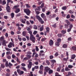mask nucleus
<instances>
[{
	"label": "nucleus",
	"mask_w": 76,
	"mask_h": 76,
	"mask_svg": "<svg viewBox=\"0 0 76 76\" xmlns=\"http://www.w3.org/2000/svg\"><path fill=\"white\" fill-rule=\"evenodd\" d=\"M36 18L38 20H39L40 19H41V18L38 15H36Z\"/></svg>",
	"instance_id": "4be33fe9"
},
{
	"label": "nucleus",
	"mask_w": 76,
	"mask_h": 76,
	"mask_svg": "<svg viewBox=\"0 0 76 76\" xmlns=\"http://www.w3.org/2000/svg\"><path fill=\"white\" fill-rule=\"evenodd\" d=\"M20 9L19 8H18L16 10L15 13H19V12H20Z\"/></svg>",
	"instance_id": "ddd939ff"
},
{
	"label": "nucleus",
	"mask_w": 76,
	"mask_h": 76,
	"mask_svg": "<svg viewBox=\"0 0 76 76\" xmlns=\"http://www.w3.org/2000/svg\"><path fill=\"white\" fill-rule=\"evenodd\" d=\"M34 68L35 69H38V66H35Z\"/></svg>",
	"instance_id": "338daca9"
},
{
	"label": "nucleus",
	"mask_w": 76,
	"mask_h": 76,
	"mask_svg": "<svg viewBox=\"0 0 76 76\" xmlns=\"http://www.w3.org/2000/svg\"><path fill=\"white\" fill-rule=\"evenodd\" d=\"M59 42H56L55 43V45L56 46H57V47H58L59 46V45H60V44H59Z\"/></svg>",
	"instance_id": "b1692460"
},
{
	"label": "nucleus",
	"mask_w": 76,
	"mask_h": 76,
	"mask_svg": "<svg viewBox=\"0 0 76 76\" xmlns=\"http://www.w3.org/2000/svg\"><path fill=\"white\" fill-rule=\"evenodd\" d=\"M40 70H43V66L41 65L40 66Z\"/></svg>",
	"instance_id": "f704fd0d"
},
{
	"label": "nucleus",
	"mask_w": 76,
	"mask_h": 76,
	"mask_svg": "<svg viewBox=\"0 0 76 76\" xmlns=\"http://www.w3.org/2000/svg\"><path fill=\"white\" fill-rule=\"evenodd\" d=\"M50 70V68L48 66H46L45 69V71L46 72H48V71Z\"/></svg>",
	"instance_id": "1a4fd4ad"
},
{
	"label": "nucleus",
	"mask_w": 76,
	"mask_h": 76,
	"mask_svg": "<svg viewBox=\"0 0 76 76\" xmlns=\"http://www.w3.org/2000/svg\"><path fill=\"white\" fill-rule=\"evenodd\" d=\"M46 62L48 65H50V62H49V61L47 60L46 61Z\"/></svg>",
	"instance_id": "c9c22d12"
},
{
	"label": "nucleus",
	"mask_w": 76,
	"mask_h": 76,
	"mask_svg": "<svg viewBox=\"0 0 76 76\" xmlns=\"http://www.w3.org/2000/svg\"><path fill=\"white\" fill-rule=\"evenodd\" d=\"M65 71H69L70 70V69H69V68L67 67H66L65 68Z\"/></svg>",
	"instance_id": "c03bdc74"
},
{
	"label": "nucleus",
	"mask_w": 76,
	"mask_h": 76,
	"mask_svg": "<svg viewBox=\"0 0 76 76\" xmlns=\"http://www.w3.org/2000/svg\"><path fill=\"white\" fill-rule=\"evenodd\" d=\"M6 76H10V74L9 73H7L6 75Z\"/></svg>",
	"instance_id": "774afa93"
},
{
	"label": "nucleus",
	"mask_w": 76,
	"mask_h": 76,
	"mask_svg": "<svg viewBox=\"0 0 76 76\" xmlns=\"http://www.w3.org/2000/svg\"><path fill=\"white\" fill-rule=\"evenodd\" d=\"M49 72H48V73L50 75V74H52V73H53V70H52V69H50L49 70Z\"/></svg>",
	"instance_id": "f8f14e48"
},
{
	"label": "nucleus",
	"mask_w": 76,
	"mask_h": 76,
	"mask_svg": "<svg viewBox=\"0 0 76 76\" xmlns=\"http://www.w3.org/2000/svg\"><path fill=\"white\" fill-rule=\"evenodd\" d=\"M34 56H35V58H37V57H38V54L36 52H33L32 56H31L32 57H34Z\"/></svg>",
	"instance_id": "39448f33"
},
{
	"label": "nucleus",
	"mask_w": 76,
	"mask_h": 76,
	"mask_svg": "<svg viewBox=\"0 0 76 76\" xmlns=\"http://www.w3.org/2000/svg\"><path fill=\"white\" fill-rule=\"evenodd\" d=\"M33 28L34 29H38V27H37V26L34 25Z\"/></svg>",
	"instance_id": "473e14b6"
},
{
	"label": "nucleus",
	"mask_w": 76,
	"mask_h": 76,
	"mask_svg": "<svg viewBox=\"0 0 76 76\" xmlns=\"http://www.w3.org/2000/svg\"><path fill=\"white\" fill-rule=\"evenodd\" d=\"M37 33H38V32L37 31H35L34 32L33 34L34 35H36V34H37Z\"/></svg>",
	"instance_id": "864d4df0"
},
{
	"label": "nucleus",
	"mask_w": 76,
	"mask_h": 76,
	"mask_svg": "<svg viewBox=\"0 0 76 76\" xmlns=\"http://www.w3.org/2000/svg\"><path fill=\"white\" fill-rule=\"evenodd\" d=\"M62 47L64 48H66L67 47V45L66 44H64L63 45Z\"/></svg>",
	"instance_id": "a211bd4d"
},
{
	"label": "nucleus",
	"mask_w": 76,
	"mask_h": 76,
	"mask_svg": "<svg viewBox=\"0 0 76 76\" xmlns=\"http://www.w3.org/2000/svg\"><path fill=\"white\" fill-rule=\"evenodd\" d=\"M5 65L6 66V67H8V66H9V64H8V61H7L6 62Z\"/></svg>",
	"instance_id": "bb28decb"
},
{
	"label": "nucleus",
	"mask_w": 76,
	"mask_h": 76,
	"mask_svg": "<svg viewBox=\"0 0 76 76\" xmlns=\"http://www.w3.org/2000/svg\"><path fill=\"white\" fill-rule=\"evenodd\" d=\"M76 57V56H75V54H73L72 55V56L71 57V59H74Z\"/></svg>",
	"instance_id": "c85d7f7f"
},
{
	"label": "nucleus",
	"mask_w": 76,
	"mask_h": 76,
	"mask_svg": "<svg viewBox=\"0 0 76 76\" xmlns=\"http://www.w3.org/2000/svg\"><path fill=\"white\" fill-rule=\"evenodd\" d=\"M50 13H51L50 12L48 11L46 13V15H47V16H48L50 14Z\"/></svg>",
	"instance_id": "09e8293b"
},
{
	"label": "nucleus",
	"mask_w": 76,
	"mask_h": 76,
	"mask_svg": "<svg viewBox=\"0 0 76 76\" xmlns=\"http://www.w3.org/2000/svg\"><path fill=\"white\" fill-rule=\"evenodd\" d=\"M44 3H43L41 4V6H40V7H41V8H42V7H44Z\"/></svg>",
	"instance_id": "13d9d810"
},
{
	"label": "nucleus",
	"mask_w": 76,
	"mask_h": 76,
	"mask_svg": "<svg viewBox=\"0 0 76 76\" xmlns=\"http://www.w3.org/2000/svg\"><path fill=\"white\" fill-rule=\"evenodd\" d=\"M26 6L28 8H31V6H29L28 4H26Z\"/></svg>",
	"instance_id": "ea45409f"
},
{
	"label": "nucleus",
	"mask_w": 76,
	"mask_h": 76,
	"mask_svg": "<svg viewBox=\"0 0 76 76\" xmlns=\"http://www.w3.org/2000/svg\"><path fill=\"white\" fill-rule=\"evenodd\" d=\"M50 61L52 63H53V64H54V63H56V61L54 59L50 60Z\"/></svg>",
	"instance_id": "6ab92c4d"
},
{
	"label": "nucleus",
	"mask_w": 76,
	"mask_h": 76,
	"mask_svg": "<svg viewBox=\"0 0 76 76\" xmlns=\"http://www.w3.org/2000/svg\"><path fill=\"white\" fill-rule=\"evenodd\" d=\"M28 33L30 34V36L33 35L32 34V31L30 30L28 31Z\"/></svg>",
	"instance_id": "37998d69"
},
{
	"label": "nucleus",
	"mask_w": 76,
	"mask_h": 76,
	"mask_svg": "<svg viewBox=\"0 0 76 76\" xmlns=\"http://www.w3.org/2000/svg\"><path fill=\"white\" fill-rule=\"evenodd\" d=\"M16 59H17V61L19 63H20V61H19V59L18 58V57H17Z\"/></svg>",
	"instance_id": "49530a36"
},
{
	"label": "nucleus",
	"mask_w": 76,
	"mask_h": 76,
	"mask_svg": "<svg viewBox=\"0 0 76 76\" xmlns=\"http://www.w3.org/2000/svg\"><path fill=\"white\" fill-rule=\"evenodd\" d=\"M8 67H10V68H11V66H12V64H11L10 63H9V64H8Z\"/></svg>",
	"instance_id": "4c0bfd02"
},
{
	"label": "nucleus",
	"mask_w": 76,
	"mask_h": 76,
	"mask_svg": "<svg viewBox=\"0 0 76 76\" xmlns=\"http://www.w3.org/2000/svg\"><path fill=\"white\" fill-rule=\"evenodd\" d=\"M14 74L15 75V76H18V74L17 73V72L16 71H15L14 72Z\"/></svg>",
	"instance_id": "0e129e2a"
},
{
	"label": "nucleus",
	"mask_w": 76,
	"mask_h": 76,
	"mask_svg": "<svg viewBox=\"0 0 76 76\" xmlns=\"http://www.w3.org/2000/svg\"><path fill=\"white\" fill-rule=\"evenodd\" d=\"M62 10H66L67 9V7L66 6H64L62 7Z\"/></svg>",
	"instance_id": "412c9836"
},
{
	"label": "nucleus",
	"mask_w": 76,
	"mask_h": 76,
	"mask_svg": "<svg viewBox=\"0 0 76 76\" xmlns=\"http://www.w3.org/2000/svg\"><path fill=\"white\" fill-rule=\"evenodd\" d=\"M26 56L28 58H31V56L30 55H26Z\"/></svg>",
	"instance_id": "6e6d98bb"
},
{
	"label": "nucleus",
	"mask_w": 76,
	"mask_h": 76,
	"mask_svg": "<svg viewBox=\"0 0 76 76\" xmlns=\"http://www.w3.org/2000/svg\"><path fill=\"white\" fill-rule=\"evenodd\" d=\"M6 9L8 12H10V7L9 6H7L6 7Z\"/></svg>",
	"instance_id": "9b49d317"
},
{
	"label": "nucleus",
	"mask_w": 76,
	"mask_h": 76,
	"mask_svg": "<svg viewBox=\"0 0 76 76\" xmlns=\"http://www.w3.org/2000/svg\"><path fill=\"white\" fill-rule=\"evenodd\" d=\"M5 49L7 51H11L12 50H11V49H9V48H5Z\"/></svg>",
	"instance_id": "052dcab7"
},
{
	"label": "nucleus",
	"mask_w": 76,
	"mask_h": 76,
	"mask_svg": "<svg viewBox=\"0 0 76 76\" xmlns=\"http://www.w3.org/2000/svg\"><path fill=\"white\" fill-rule=\"evenodd\" d=\"M68 67L69 69H72V68H73V66L71 65H69L68 66Z\"/></svg>",
	"instance_id": "e433bc0d"
},
{
	"label": "nucleus",
	"mask_w": 76,
	"mask_h": 76,
	"mask_svg": "<svg viewBox=\"0 0 76 76\" xmlns=\"http://www.w3.org/2000/svg\"><path fill=\"white\" fill-rule=\"evenodd\" d=\"M58 38H61L62 37V34H58Z\"/></svg>",
	"instance_id": "7c9ffc66"
},
{
	"label": "nucleus",
	"mask_w": 76,
	"mask_h": 76,
	"mask_svg": "<svg viewBox=\"0 0 76 76\" xmlns=\"http://www.w3.org/2000/svg\"><path fill=\"white\" fill-rule=\"evenodd\" d=\"M12 46L13 47H15V45L12 42H10L8 45V48H12Z\"/></svg>",
	"instance_id": "7ed1b4c3"
},
{
	"label": "nucleus",
	"mask_w": 76,
	"mask_h": 76,
	"mask_svg": "<svg viewBox=\"0 0 76 76\" xmlns=\"http://www.w3.org/2000/svg\"><path fill=\"white\" fill-rule=\"evenodd\" d=\"M54 44V42L53 40L52 39H50L49 41V45L50 46H51V45H53Z\"/></svg>",
	"instance_id": "9d476101"
},
{
	"label": "nucleus",
	"mask_w": 76,
	"mask_h": 76,
	"mask_svg": "<svg viewBox=\"0 0 76 76\" xmlns=\"http://www.w3.org/2000/svg\"><path fill=\"white\" fill-rule=\"evenodd\" d=\"M7 57L8 58V59H10L11 58V57L10 56H7Z\"/></svg>",
	"instance_id": "e2e57ef3"
},
{
	"label": "nucleus",
	"mask_w": 76,
	"mask_h": 76,
	"mask_svg": "<svg viewBox=\"0 0 76 76\" xmlns=\"http://www.w3.org/2000/svg\"><path fill=\"white\" fill-rule=\"evenodd\" d=\"M14 15H15V14H14V13L12 12L11 14V18H14Z\"/></svg>",
	"instance_id": "c756f323"
},
{
	"label": "nucleus",
	"mask_w": 76,
	"mask_h": 76,
	"mask_svg": "<svg viewBox=\"0 0 76 76\" xmlns=\"http://www.w3.org/2000/svg\"><path fill=\"white\" fill-rule=\"evenodd\" d=\"M50 59H53L54 58V57L53 56L51 55L50 56Z\"/></svg>",
	"instance_id": "bf43d9fd"
},
{
	"label": "nucleus",
	"mask_w": 76,
	"mask_h": 76,
	"mask_svg": "<svg viewBox=\"0 0 76 76\" xmlns=\"http://www.w3.org/2000/svg\"><path fill=\"white\" fill-rule=\"evenodd\" d=\"M43 20H45V21H47V18H46V16H45V17H43Z\"/></svg>",
	"instance_id": "5fc2aeb1"
},
{
	"label": "nucleus",
	"mask_w": 76,
	"mask_h": 76,
	"mask_svg": "<svg viewBox=\"0 0 76 76\" xmlns=\"http://www.w3.org/2000/svg\"><path fill=\"white\" fill-rule=\"evenodd\" d=\"M66 18L67 19H69V18H70V16L69 15H67L66 16Z\"/></svg>",
	"instance_id": "3c124183"
},
{
	"label": "nucleus",
	"mask_w": 76,
	"mask_h": 76,
	"mask_svg": "<svg viewBox=\"0 0 76 76\" xmlns=\"http://www.w3.org/2000/svg\"><path fill=\"white\" fill-rule=\"evenodd\" d=\"M30 76H34V75H33L32 74V72H30Z\"/></svg>",
	"instance_id": "69168bd1"
},
{
	"label": "nucleus",
	"mask_w": 76,
	"mask_h": 76,
	"mask_svg": "<svg viewBox=\"0 0 76 76\" xmlns=\"http://www.w3.org/2000/svg\"><path fill=\"white\" fill-rule=\"evenodd\" d=\"M41 15L42 18H43L44 17H45V14H44L43 13H42Z\"/></svg>",
	"instance_id": "72a5a7b5"
},
{
	"label": "nucleus",
	"mask_w": 76,
	"mask_h": 76,
	"mask_svg": "<svg viewBox=\"0 0 76 76\" xmlns=\"http://www.w3.org/2000/svg\"><path fill=\"white\" fill-rule=\"evenodd\" d=\"M24 12L25 13H26L27 15L29 16L30 14L31 13V11L28 9H25L24 10Z\"/></svg>",
	"instance_id": "f257e3e1"
},
{
	"label": "nucleus",
	"mask_w": 76,
	"mask_h": 76,
	"mask_svg": "<svg viewBox=\"0 0 76 76\" xmlns=\"http://www.w3.org/2000/svg\"><path fill=\"white\" fill-rule=\"evenodd\" d=\"M56 71H57V72H60V68H58L57 69Z\"/></svg>",
	"instance_id": "680f3d73"
},
{
	"label": "nucleus",
	"mask_w": 76,
	"mask_h": 76,
	"mask_svg": "<svg viewBox=\"0 0 76 76\" xmlns=\"http://www.w3.org/2000/svg\"><path fill=\"white\" fill-rule=\"evenodd\" d=\"M18 7H19L18 6V5H15L14 6V7H13V9L15 10V9H17L18 8Z\"/></svg>",
	"instance_id": "f3484780"
},
{
	"label": "nucleus",
	"mask_w": 76,
	"mask_h": 76,
	"mask_svg": "<svg viewBox=\"0 0 76 76\" xmlns=\"http://www.w3.org/2000/svg\"><path fill=\"white\" fill-rule=\"evenodd\" d=\"M69 28L71 29H72V28L73 27V25L72 24H70V26H69Z\"/></svg>",
	"instance_id": "603ef678"
},
{
	"label": "nucleus",
	"mask_w": 76,
	"mask_h": 76,
	"mask_svg": "<svg viewBox=\"0 0 76 76\" xmlns=\"http://www.w3.org/2000/svg\"><path fill=\"white\" fill-rule=\"evenodd\" d=\"M17 72L20 75H23V73H24V72H23V71H21V70H20L19 69H17Z\"/></svg>",
	"instance_id": "20e7f679"
},
{
	"label": "nucleus",
	"mask_w": 76,
	"mask_h": 76,
	"mask_svg": "<svg viewBox=\"0 0 76 76\" xmlns=\"http://www.w3.org/2000/svg\"><path fill=\"white\" fill-rule=\"evenodd\" d=\"M46 32H47V33H48V32H50V28H49V27H46Z\"/></svg>",
	"instance_id": "dca6fc26"
},
{
	"label": "nucleus",
	"mask_w": 76,
	"mask_h": 76,
	"mask_svg": "<svg viewBox=\"0 0 76 76\" xmlns=\"http://www.w3.org/2000/svg\"><path fill=\"white\" fill-rule=\"evenodd\" d=\"M43 29H44V28H43V27H41L40 28V31H42Z\"/></svg>",
	"instance_id": "4d7b16f0"
},
{
	"label": "nucleus",
	"mask_w": 76,
	"mask_h": 76,
	"mask_svg": "<svg viewBox=\"0 0 76 76\" xmlns=\"http://www.w3.org/2000/svg\"><path fill=\"white\" fill-rule=\"evenodd\" d=\"M39 22H40L41 24H43V23H44V21L42 20V18H41L40 20H39Z\"/></svg>",
	"instance_id": "2eb2a0df"
},
{
	"label": "nucleus",
	"mask_w": 76,
	"mask_h": 76,
	"mask_svg": "<svg viewBox=\"0 0 76 76\" xmlns=\"http://www.w3.org/2000/svg\"><path fill=\"white\" fill-rule=\"evenodd\" d=\"M30 39L32 41V42L35 43V38L34 37V35H33L30 36Z\"/></svg>",
	"instance_id": "f03ea898"
},
{
	"label": "nucleus",
	"mask_w": 76,
	"mask_h": 76,
	"mask_svg": "<svg viewBox=\"0 0 76 76\" xmlns=\"http://www.w3.org/2000/svg\"><path fill=\"white\" fill-rule=\"evenodd\" d=\"M26 33V31H23L22 33L23 35L24 36H25Z\"/></svg>",
	"instance_id": "2f4dec72"
},
{
	"label": "nucleus",
	"mask_w": 76,
	"mask_h": 76,
	"mask_svg": "<svg viewBox=\"0 0 76 76\" xmlns=\"http://www.w3.org/2000/svg\"><path fill=\"white\" fill-rule=\"evenodd\" d=\"M65 22L67 23V24L68 25H70V22H69V21L67 20H65Z\"/></svg>",
	"instance_id": "5701e85b"
},
{
	"label": "nucleus",
	"mask_w": 76,
	"mask_h": 76,
	"mask_svg": "<svg viewBox=\"0 0 76 76\" xmlns=\"http://www.w3.org/2000/svg\"><path fill=\"white\" fill-rule=\"evenodd\" d=\"M4 40V37H1L0 38V41H3Z\"/></svg>",
	"instance_id": "58836bf2"
},
{
	"label": "nucleus",
	"mask_w": 76,
	"mask_h": 76,
	"mask_svg": "<svg viewBox=\"0 0 76 76\" xmlns=\"http://www.w3.org/2000/svg\"><path fill=\"white\" fill-rule=\"evenodd\" d=\"M46 39H47V38H42L41 39V41H42V42H43V41H44L46 40Z\"/></svg>",
	"instance_id": "a18cd8bd"
},
{
	"label": "nucleus",
	"mask_w": 76,
	"mask_h": 76,
	"mask_svg": "<svg viewBox=\"0 0 76 76\" xmlns=\"http://www.w3.org/2000/svg\"><path fill=\"white\" fill-rule=\"evenodd\" d=\"M20 21L23 23H26V19L25 18H20Z\"/></svg>",
	"instance_id": "423d86ee"
},
{
	"label": "nucleus",
	"mask_w": 76,
	"mask_h": 76,
	"mask_svg": "<svg viewBox=\"0 0 76 76\" xmlns=\"http://www.w3.org/2000/svg\"><path fill=\"white\" fill-rule=\"evenodd\" d=\"M72 49L73 51H76V47L75 46H72Z\"/></svg>",
	"instance_id": "aec40b11"
},
{
	"label": "nucleus",
	"mask_w": 76,
	"mask_h": 76,
	"mask_svg": "<svg viewBox=\"0 0 76 76\" xmlns=\"http://www.w3.org/2000/svg\"><path fill=\"white\" fill-rule=\"evenodd\" d=\"M61 33L63 34H65L66 33V31L65 30H62L61 31Z\"/></svg>",
	"instance_id": "cd10ccee"
},
{
	"label": "nucleus",
	"mask_w": 76,
	"mask_h": 76,
	"mask_svg": "<svg viewBox=\"0 0 76 76\" xmlns=\"http://www.w3.org/2000/svg\"><path fill=\"white\" fill-rule=\"evenodd\" d=\"M36 51H39V49L37 46H36Z\"/></svg>",
	"instance_id": "de8ad7c7"
},
{
	"label": "nucleus",
	"mask_w": 76,
	"mask_h": 76,
	"mask_svg": "<svg viewBox=\"0 0 76 76\" xmlns=\"http://www.w3.org/2000/svg\"><path fill=\"white\" fill-rule=\"evenodd\" d=\"M16 16L17 17H19L20 16H22V14H21V13H19L18 14H17Z\"/></svg>",
	"instance_id": "a19ab883"
},
{
	"label": "nucleus",
	"mask_w": 76,
	"mask_h": 76,
	"mask_svg": "<svg viewBox=\"0 0 76 76\" xmlns=\"http://www.w3.org/2000/svg\"><path fill=\"white\" fill-rule=\"evenodd\" d=\"M61 39L60 38H58L57 39V41H58V42H61Z\"/></svg>",
	"instance_id": "79ce46f5"
},
{
	"label": "nucleus",
	"mask_w": 76,
	"mask_h": 76,
	"mask_svg": "<svg viewBox=\"0 0 76 76\" xmlns=\"http://www.w3.org/2000/svg\"><path fill=\"white\" fill-rule=\"evenodd\" d=\"M70 25V24H65L64 25L65 27V28H66V29H67L68 28V27H69V25Z\"/></svg>",
	"instance_id": "393cba45"
},
{
	"label": "nucleus",
	"mask_w": 76,
	"mask_h": 76,
	"mask_svg": "<svg viewBox=\"0 0 76 76\" xmlns=\"http://www.w3.org/2000/svg\"><path fill=\"white\" fill-rule=\"evenodd\" d=\"M18 39L20 41H22V38L20 37H19V35L18 36Z\"/></svg>",
	"instance_id": "8fccbe9b"
},
{
	"label": "nucleus",
	"mask_w": 76,
	"mask_h": 76,
	"mask_svg": "<svg viewBox=\"0 0 76 76\" xmlns=\"http://www.w3.org/2000/svg\"><path fill=\"white\" fill-rule=\"evenodd\" d=\"M1 68H2V69H4V68L5 67V65H4V64H1Z\"/></svg>",
	"instance_id": "a878e982"
},
{
	"label": "nucleus",
	"mask_w": 76,
	"mask_h": 76,
	"mask_svg": "<svg viewBox=\"0 0 76 76\" xmlns=\"http://www.w3.org/2000/svg\"><path fill=\"white\" fill-rule=\"evenodd\" d=\"M7 43V42H6L5 40H3L2 42V45L3 46H6Z\"/></svg>",
	"instance_id": "6e6552de"
},
{
	"label": "nucleus",
	"mask_w": 76,
	"mask_h": 76,
	"mask_svg": "<svg viewBox=\"0 0 76 76\" xmlns=\"http://www.w3.org/2000/svg\"><path fill=\"white\" fill-rule=\"evenodd\" d=\"M69 59V56H67L66 58H63V61H67V60Z\"/></svg>",
	"instance_id": "4468645a"
},
{
	"label": "nucleus",
	"mask_w": 76,
	"mask_h": 76,
	"mask_svg": "<svg viewBox=\"0 0 76 76\" xmlns=\"http://www.w3.org/2000/svg\"><path fill=\"white\" fill-rule=\"evenodd\" d=\"M32 66V63L30 61L29 62V64L28 65V67L29 69H31V66Z\"/></svg>",
	"instance_id": "0eeeda50"
}]
</instances>
